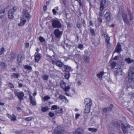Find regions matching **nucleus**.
I'll use <instances>...</instances> for the list:
<instances>
[{"label": "nucleus", "mask_w": 134, "mask_h": 134, "mask_svg": "<svg viewBox=\"0 0 134 134\" xmlns=\"http://www.w3.org/2000/svg\"><path fill=\"white\" fill-rule=\"evenodd\" d=\"M129 95L131 97H134V92H130L129 93Z\"/></svg>", "instance_id": "obj_56"}, {"label": "nucleus", "mask_w": 134, "mask_h": 134, "mask_svg": "<svg viewBox=\"0 0 134 134\" xmlns=\"http://www.w3.org/2000/svg\"><path fill=\"white\" fill-rule=\"evenodd\" d=\"M48 107H46L42 108L41 109V110L43 112H45L48 111Z\"/></svg>", "instance_id": "obj_35"}, {"label": "nucleus", "mask_w": 134, "mask_h": 134, "mask_svg": "<svg viewBox=\"0 0 134 134\" xmlns=\"http://www.w3.org/2000/svg\"><path fill=\"white\" fill-rule=\"evenodd\" d=\"M90 32L92 35L94 36L95 35V33L94 29H90Z\"/></svg>", "instance_id": "obj_44"}, {"label": "nucleus", "mask_w": 134, "mask_h": 134, "mask_svg": "<svg viewBox=\"0 0 134 134\" xmlns=\"http://www.w3.org/2000/svg\"><path fill=\"white\" fill-rule=\"evenodd\" d=\"M78 48L80 49H83V45L81 44H79L78 45Z\"/></svg>", "instance_id": "obj_47"}, {"label": "nucleus", "mask_w": 134, "mask_h": 134, "mask_svg": "<svg viewBox=\"0 0 134 134\" xmlns=\"http://www.w3.org/2000/svg\"><path fill=\"white\" fill-rule=\"evenodd\" d=\"M104 36L105 37L106 42H109L110 37L107 35L104 34Z\"/></svg>", "instance_id": "obj_32"}, {"label": "nucleus", "mask_w": 134, "mask_h": 134, "mask_svg": "<svg viewBox=\"0 0 134 134\" xmlns=\"http://www.w3.org/2000/svg\"><path fill=\"white\" fill-rule=\"evenodd\" d=\"M127 12L128 13V15L130 18V21H131L133 20L134 19V16H133V14L131 12L130 10H128Z\"/></svg>", "instance_id": "obj_16"}, {"label": "nucleus", "mask_w": 134, "mask_h": 134, "mask_svg": "<svg viewBox=\"0 0 134 134\" xmlns=\"http://www.w3.org/2000/svg\"><path fill=\"white\" fill-rule=\"evenodd\" d=\"M15 58V54H11L10 56V61L11 62H13Z\"/></svg>", "instance_id": "obj_30"}, {"label": "nucleus", "mask_w": 134, "mask_h": 134, "mask_svg": "<svg viewBox=\"0 0 134 134\" xmlns=\"http://www.w3.org/2000/svg\"><path fill=\"white\" fill-rule=\"evenodd\" d=\"M104 16L106 18V19L108 22L109 21L110 19V14L108 12H106L104 15Z\"/></svg>", "instance_id": "obj_21"}, {"label": "nucleus", "mask_w": 134, "mask_h": 134, "mask_svg": "<svg viewBox=\"0 0 134 134\" xmlns=\"http://www.w3.org/2000/svg\"><path fill=\"white\" fill-rule=\"evenodd\" d=\"M107 44L105 46L106 48H109L111 46V44L110 43V42H106Z\"/></svg>", "instance_id": "obj_43"}, {"label": "nucleus", "mask_w": 134, "mask_h": 134, "mask_svg": "<svg viewBox=\"0 0 134 134\" xmlns=\"http://www.w3.org/2000/svg\"><path fill=\"white\" fill-rule=\"evenodd\" d=\"M14 94L16 96H17L20 101L23 99V97L24 96V94L23 92H19L16 91L14 92Z\"/></svg>", "instance_id": "obj_5"}, {"label": "nucleus", "mask_w": 134, "mask_h": 134, "mask_svg": "<svg viewBox=\"0 0 134 134\" xmlns=\"http://www.w3.org/2000/svg\"><path fill=\"white\" fill-rule=\"evenodd\" d=\"M93 23L92 21H89V25L90 26H93Z\"/></svg>", "instance_id": "obj_59"}, {"label": "nucleus", "mask_w": 134, "mask_h": 134, "mask_svg": "<svg viewBox=\"0 0 134 134\" xmlns=\"http://www.w3.org/2000/svg\"><path fill=\"white\" fill-rule=\"evenodd\" d=\"M90 57L88 56L84 55L83 56L82 59L85 62L89 63L90 61Z\"/></svg>", "instance_id": "obj_15"}, {"label": "nucleus", "mask_w": 134, "mask_h": 134, "mask_svg": "<svg viewBox=\"0 0 134 134\" xmlns=\"http://www.w3.org/2000/svg\"><path fill=\"white\" fill-rule=\"evenodd\" d=\"M104 72L103 71H101L97 74V77L99 78H102V76L104 74Z\"/></svg>", "instance_id": "obj_36"}, {"label": "nucleus", "mask_w": 134, "mask_h": 134, "mask_svg": "<svg viewBox=\"0 0 134 134\" xmlns=\"http://www.w3.org/2000/svg\"><path fill=\"white\" fill-rule=\"evenodd\" d=\"M17 8L16 7H14L9 10L8 12V17L9 19H11L13 18V13L16 11Z\"/></svg>", "instance_id": "obj_4"}, {"label": "nucleus", "mask_w": 134, "mask_h": 134, "mask_svg": "<svg viewBox=\"0 0 134 134\" xmlns=\"http://www.w3.org/2000/svg\"><path fill=\"white\" fill-rule=\"evenodd\" d=\"M5 11L4 10H2L0 11V18L2 19L4 17Z\"/></svg>", "instance_id": "obj_29"}, {"label": "nucleus", "mask_w": 134, "mask_h": 134, "mask_svg": "<svg viewBox=\"0 0 134 134\" xmlns=\"http://www.w3.org/2000/svg\"><path fill=\"white\" fill-rule=\"evenodd\" d=\"M125 60V61L127 62L128 63H131L134 62V60L131 59L130 58H126Z\"/></svg>", "instance_id": "obj_27"}, {"label": "nucleus", "mask_w": 134, "mask_h": 134, "mask_svg": "<svg viewBox=\"0 0 134 134\" xmlns=\"http://www.w3.org/2000/svg\"><path fill=\"white\" fill-rule=\"evenodd\" d=\"M29 100L31 103L32 104V105L35 106L36 105V101L33 98L32 96L30 95H29Z\"/></svg>", "instance_id": "obj_17"}, {"label": "nucleus", "mask_w": 134, "mask_h": 134, "mask_svg": "<svg viewBox=\"0 0 134 134\" xmlns=\"http://www.w3.org/2000/svg\"><path fill=\"white\" fill-rule=\"evenodd\" d=\"M58 106L56 105H53L52 106L51 108V110H53L54 109H57Z\"/></svg>", "instance_id": "obj_45"}, {"label": "nucleus", "mask_w": 134, "mask_h": 134, "mask_svg": "<svg viewBox=\"0 0 134 134\" xmlns=\"http://www.w3.org/2000/svg\"><path fill=\"white\" fill-rule=\"evenodd\" d=\"M58 98L62 100L63 101L67 103L68 102V100L66 98L65 96L62 95H60L58 97Z\"/></svg>", "instance_id": "obj_18"}, {"label": "nucleus", "mask_w": 134, "mask_h": 134, "mask_svg": "<svg viewBox=\"0 0 134 134\" xmlns=\"http://www.w3.org/2000/svg\"><path fill=\"white\" fill-rule=\"evenodd\" d=\"M23 57L21 55H18L17 58V63L19 64L21 62V60L23 59Z\"/></svg>", "instance_id": "obj_22"}, {"label": "nucleus", "mask_w": 134, "mask_h": 134, "mask_svg": "<svg viewBox=\"0 0 134 134\" xmlns=\"http://www.w3.org/2000/svg\"><path fill=\"white\" fill-rule=\"evenodd\" d=\"M5 49L3 47L1 48V50L0 51V55H1L4 53V51Z\"/></svg>", "instance_id": "obj_50"}, {"label": "nucleus", "mask_w": 134, "mask_h": 134, "mask_svg": "<svg viewBox=\"0 0 134 134\" xmlns=\"http://www.w3.org/2000/svg\"><path fill=\"white\" fill-rule=\"evenodd\" d=\"M113 105L111 104L109 108H108V109H109V111H110L111 110V109L113 107Z\"/></svg>", "instance_id": "obj_58"}, {"label": "nucleus", "mask_w": 134, "mask_h": 134, "mask_svg": "<svg viewBox=\"0 0 134 134\" xmlns=\"http://www.w3.org/2000/svg\"><path fill=\"white\" fill-rule=\"evenodd\" d=\"M122 70L121 68H116L114 70V72L116 76L121 75Z\"/></svg>", "instance_id": "obj_13"}, {"label": "nucleus", "mask_w": 134, "mask_h": 134, "mask_svg": "<svg viewBox=\"0 0 134 134\" xmlns=\"http://www.w3.org/2000/svg\"><path fill=\"white\" fill-rule=\"evenodd\" d=\"M98 19L99 22L100 23L102 22V20L101 18L99 17L98 18Z\"/></svg>", "instance_id": "obj_57"}, {"label": "nucleus", "mask_w": 134, "mask_h": 134, "mask_svg": "<svg viewBox=\"0 0 134 134\" xmlns=\"http://www.w3.org/2000/svg\"><path fill=\"white\" fill-rule=\"evenodd\" d=\"M80 116V115L79 114H76V115L75 119H77Z\"/></svg>", "instance_id": "obj_61"}, {"label": "nucleus", "mask_w": 134, "mask_h": 134, "mask_svg": "<svg viewBox=\"0 0 134 134\" xmlns=\"http://www.w3.org/2000/svg\"><path fill=\"white\" fill-rule=\"evenodd\" d=\"M25 69L28 70H32V68L31 66L28 65H25L24 66Z\"/></svg>", "instance_id": "obj_37"}, {"label": "nucleus", "mask_w": 134, "mask_h": 134, "mask_svg": "<svg viewBox=\"0 0 134 134\" xmlns=\"http://www.w3.org/2000/svg\"><path fill=\"white\" fill-rule=\"evenodd\" d=\"M122 51L121 45L119 43H118L115 49V52H117L119 53Z\"/></svg>", "instance_id": "obj_12"}, {"label": "nucleus", "mask_w": 134, "mask_h": 134, "mask_svg": "<svg viewBox=\"0 0 134 134\" xmlns=\"http://www.w3.org/2000/svg\"><path fill=\"white\" fill-rule=\"evenodd\" d=\"M51 62L53 64H55L59 67H62L63 64V63L61 62L59 60L55 61L54 60H51Z\"/></svg>", "instance_id": "obj_9"}, {"label": "nucleus", "mask_w": 134, "mask_h": 134, "mask_svg": "<svg viewBox=\"0 0 134 134\" xmlns=\"http://www.w3.org/2000/svg\"><path fill=\"white\" fill-rule=\"evenodd\" d=\"M47 5H44L43 7V9L44 10H46L47 9Z\"/></svg>", "instance_id": "obj_63"}, {"label": "nucleus", "mask_w": 134, "mask_h": 134, "mask_svg": "<svg viewBox=\"0 0 134 134\" xmlns=\"http://www.w3.org/2000/svg\"><path fill=\"white\" fill-rule=\"evenodd\" d=\"M106 2V0H102L100 2V10L102 11L104 10Z\"/></svg>", "instance_id": "obj_14"}, {"label": "nucleus", "mask_w": 134, "mask_h": 134, "mask_svg": "<svg viewBox=\"0 0 134 134\" xmlns=\"http://www.w3.org/2000/svg\"><path fill=\"white\" fill-rule=\"evenodd\" d=\"M109 111V109H108V108H105L103 109V111L104 112H107Z\"/></svg>", "instance_id": "obj_55"}, {"label": "nucleus", "mask_w": 134, "mask_h": 134, "mask_svg": "<svg viewBox=\"0 0 134 134\" xmlns=\"http://www.w3.org/2000/svg\"><path fill=\"white\" fill-rule=\"evenodd\" d=\"M121 126L123 133L124 134L127 133L129 131V129L130 127V126L129 125L122 123Z\"/></svg>", "instance_id": "obj_3"}, {"label": "nucleus", "mask_w": 134, "mask_h": 134, "mask_svg": "<svg viewBox=\"0 0 134 134\" xmlns=\"http://www.w3.org/2000/svg\"><path fill=\"white\" fill-rule=\"evenodd\" d=\"M121 16L124 22L127 25H129L130 23L128 19L127 14L124 13L122 14Z\"/></svg>", "instance_id": "obj_8"}, {"label": "nucleus", "mask_w": 134, "mask_h": 134, "mask_svg": "<svg viewBox=\"0 0 134 134\" xmlns=\"http://www.w3.org/2000/svg\"><path fill=\"white\" fill-rule=\"evenodd\" d=\"M26 22V20L23 19H22V21H21L20 23L18 24V25L20 26H22L24 25Z\"/></svg>", "instance_id": "obj_28"}, {"label": "nucleus", "mask_w": 134, "mask_h": 134, "mask_svg": "<svg viewBox=\"0 0 134 134\" xmlns=\"http://www.w3.org/2000/svg\"><path fill=\"white\" fill-rule=\"evenodd\" d=\"M42 77L43 80H47L49 78V76L46 75H43Z\"/></svg>", "instance_id": "obj_33"}, {"label": "nucleus", "mask_w": 134, "mask_h": 134, "mask_svg": "<svg viewBox=\"0 0 134 134\" xmlns=\"http://www.w3.org/2000/svg\"><path fill=\"white\" fill-rule=\"evenodd\" d=\"M64 71L66 72H69L71 69L70 67L68 65H64Z\"/></svg>", "instance_id": "obj_20"}, {"label": "nucleus", "mask_w": 134, "mask_h": 134, "mask_svg": "<svg viewBox=\"0 0 134 134\" xmlns=\"http://www.w3.org/2000/svg\"><path fill=\"white\" fill-rule=\"evenodd\" d=\"M88 130L89 131L92 132H96L97 130V129L93 128H89L88 129Z\"/></svg>", "instance_id": "obj_39"}, {"label": "nucleus", "mask_w": 134, "mask_h": 134, "mask_svg": "<svg viewBox=\"0 0 134 134\" xmlns=\"http://www.w3.org/2000/svg\"><path fill=\"white\" fill-rule=\"evenodd\" d=\"M116 64H117L115 62H113L111 65L112 68H113L116 65Z\"/></svg>", "instance_id": "obj_46"}, {"label": "nucleus", "mask_w": 134, "mask_h": 134, "mask_svg": "<svg viewBox=\"0 0 134 134\" xmlns=\"http://www.w3.org/2000/svg\"><path fill=\"white\" fill-rule=\"evenodd\" d=\"M8 86L10 88H14V86L11 83L9 82L8 83Z\"/></svg>", "instance_id": "obj_40"}, {"label": "nucleus", "mask_w": 134, "mask_h": 134, "mask_svg": "<svg viewBox=\"0 0 134 134\" xmlns=\"http://www.w3.org/2000/svg\"><path fill=\"white\" fill-rule=\"evenodd\" d=\"M101 11H102L101 10V11L99 12V17H101L102 16V13Z\"/></svg>", "instance_id": "obj_60"}, {"label": "nucleus", "mask_w": 134, "mask_h": 134, "mask_svg": "<svg viewBox=\"0 0 134 134\" xmlns=\"http://www.w3.org/2000/svg\"><path fill=\"white\" fill-rule=\"evenodd\" d=\"M84 103L85 106L91 107L92 104V100L89 98H86L85 99Z\"/></svg>", "instance_id": "obj_10"}, {"label": "nucleus", "mask_w": 134, "mask_h": 134, "mask_svg": "<svg viewBox=\"0 0 134 134\" xmlns=\"http://www.w3.org/2000/svg\"><path fill=\"white\" fill-rule=\"evenodd\" d=\"M11 75L14 78H17L19 76V75L18 74L13 73L11 74Z\"/></svg>", "instance_id": "obj_38"}, {"label": "nucleus", "mask_w": 134, "mask_h": 134, "mask_svg": "<svg viewBox=\"0 0 134 134\" xmlns=\"http://www.w3.org/2000/svg\"><path fill=\"white\" fill-rule=\"evenodd\" d=\"M11 118L10 119L11 121H14L16 120V116L13 114H12V116Z\"/></svg>", "instance_id": "obj_41"}, {"label": "nucleus", "mask_w": 134, "mask_h": 134, "mask_svg": "<svg viewBox=\"0 0 134 134\" xmlns=\"http://www.w3.org/2000/svg\"><path fill=\"white\" fill-rule=\"evenodd\" d=\"M60 1L62 4H63L64 5L66 4L65 0H62V1L60 0Z\"/></svg>", "instance_id": "obj_52"}, {"label": "nucleus", "mask_w": 134, "mask_h": 134, "mask_svg": "<svg viewBox=\"0 0 134 134\" xmlns=\"http://www.w3.org/2000/svg\"><path fill=\"white\" fill-rule=\"evenodd\" d=\"M37 53L35 54V61L36 62H38L41 58L40 54H36Z\"/></svg>", "instance_id": "obj_19"}, {"label": "nucleus", "mask_w": 134, "mask_h": 134, "mask_svg": "<svg viewBox=\"0 0 134 134\" xmlns=\"http://www.w3.org/2000/svg\"><path fill=\"white\" fill-rule=\"evenodd\" d=\"M128 77L129 82H132L133 80L134 79V68L131 67L129 70Z\"/></svg>", "instance_id": "obj_1"}, {"label": "nucleus", "mask_w": 134, "mask_h": 134, "mask_svg": "<svg viewBox=\"0 0 134 134\" xmlns=\"http://www.w3.org/2000/svg\"><path fill=\"white\" fill-rule=\"evenodd\" d=\"M74 134H83L82 129V128L78 129Z\"/></svg>", "instance_id": "obj_23"}, {"label": "nucleus", "mask_w": 134, "mask_h": 134, "mask_svg": "<svg viewBox=\"0 0 134 134\" xmlns=\"http://www.w3.org/2000/svg\"><path fill=\"white\" fill-rule=\"evenodd\" d=\"M78 1L79 3V5L80 6H81L82 5V3H81L80 0H78Z\"/></svg>", "instance_id": "obj_62"}, {"label": "nucleus", "mask_w": 134, "mask_h": 134, "mask_svg": "<svg viewBox=\"0 0 134 134\" xmlns=\"http://www.w3.org/2000/svg\"><path fill=\"white\" fill-rule=\"evenodd\" d=\"M49 115L50 117H52L54 116V114L52 113L51 112H50L49 113Z\"/></svg>", "instance_id": "obj_53"}, {"label": "nucleus", "mask_w": 134, "mask_h": 134, "mask_svg": "<svg viewBox=\"0 0 134 134\" xmlns=\"http://www.w3.org/2000/svg\"><path fill=\"white\" fill-rule=\"evenodd\" d=\"M60 85L61 87L63 89L65 87V83L63 81H62L60 82Z\"/></svg>", "instance_id": "obj_31"}, {"label": "nucleus", "mask_w": 134, "mask_h": 134, "mask_svg": "<svg viewBox=\"0 0 134 134\" xmlns=\"http://www.w3.org/2000/svg\"><path fill=\"white\" fill-rule=\"evenodd\" d=\"M39 40L41 42H43L45 41L44 39L42 36H40L39 38Z\"/></svg>", "instance_id": "obj_49"}, {"label": "nucleus", "mask_w": 134, "mask_h": 134, "mask_svg": "<svg viewBox=\"0 0 134 134\" xmlns=\"http://www.w3.org/2000/svg\"><path fill=\"white\" fill-rule=\"evenodd\" d=\"M62 33L63 32L60 31L58 29H55L54 31V34L57 39H59L60 38Z\"/></svg>", "instance_id": "obj_6"}, {"label": "nucleus", "mask_w": 134, "mask_h": 134, "mask_svg": "<svg viewBox=\"0 0 134 134\" xmlns=\"http://www.w3.org/2000/svg\"><path fill=\"white\" fill-rule=\"evenodd\" d=\"M63 111L62 109L60 107H58L57 109L55 111V114H57L58 113H62Z\"/></svg>", "instance_id": "obj_25"}, {"label": "nucleus", "mask_w": 134, "mask_h": 134, "mask_svg": "<svg viewBox=\"0 0 134 134\" xmlns=\"http://www.w3.org/2000/svg\"><path fill=\"white\" fill-rule=\"evenodd\" d=\"M17 110L19 111V112H20L21 110V109L19 107H18L17 109Z\"/></svg>", "instance_id": "obj_64"}, {"label": "nucleus", "mask_w": 134, "mask_h": 134, "mask_svg": "<svg viewBox=\"0 0 134 134\" xmlns=\"http://www.w3.org/2000/svg\"><path fill=\"white\" fill-rule=\"evenodd\" d=\"M70 86H68L66 87L65 86V87L63 88V90L65 91L66 92L68 91L70 89Z\"/></svg>", "instance_id": "obj_42"}, {"label": "nucleus", "mask_w": 134, "mask_h": 134, "mask_svg": "<svg viewBox=\"0 0 134 134\" xmlns=\"http://www.w3.org/2000/svg\"><path fill=\"white\" fill-rule=\"evenodd\" d=\"M50 98L48 96H46L44 97L43 100L45 101H46L49 99Z\"/></svg>", "instance_id": "obj_51"}, {"label": "nucleus", "mask_w": 134, "mask_h": 134, "mask_svg": "<svg viewBox=\"0 0 134 134\" xmlns=\"http://www.w3.org/2000/svg\"><path fill=\"white\" fill-rule=\"evenodd\" d=\"M70 76V74L68 73L67 74H66L65 76V77L66 79H68L69 78Z\"/></svg>", "instance_id": "obj_54"}, {"label": "nucleus", "mask_w": 134, "mask_h": 134, "mask_svg": "<svg viewBox=\"0 0 134 134\" xmlns=\"http://www.w3.org/2000/svg\"><path fill=\"white\" fill-rule=\"evenodd\" d=\"M0 65L1 66V68L4 69H6L7 67V64L4 62H1Z\"/></svg>", "instance_id": "obj_24"}, {"label": "nucleus", "mask_w": 134, "mask_h": 134, "mask_svg": "<svg viewBox=\"0 0 134 134\" xmlns=\"http://www.w3.org/2000/svg\"><path fill=\"white\" fill-rule=\"evenodd\" d=\"M58 10V7H57L55 8L54 9H53L52 10L54 15H56L57 11Z\"/></svg>", "instance_id": "obj_34"}, {"label": "nucleus", "mask_w": 134, "mask_h": 134, "mask_svg": "<svg viewBox=\"0 0 134 134\" xmlns=\"http://www.w3.org/2000/svg\"><path fill=\"white\" fill-rule=\"evenodd\" d=\"M22 14L24 17L29 20L31 18V16L29 14V13L26 9H24L23 10Z\"/></svg>", "instance_id": "obj_7"}, {"label": "nucleus", "mask_w": 134, "mask_h": 134, "mask_svg": "<svg viewBox=\"0 0 134 134\" xmlns=\"http://www.w3.org/2000/svg\"><path fill=\"white\" fill-rule=\"evenodd\" d=\"M52 26L53 28H59L62 27V25L60 22L57 20H54L52 21Z\"/></svg>", "instance_id": "obj_2"}, {"label": "nucleus", "mask_w": 134, "mask_h": 134, "mask_svg": "<svg viewBox=\"0 0 134 134\" xmlns=\"http://www.w3.org/2000/svg\"><path fill=\"white\" fill-rule=\"evenodd\" d=\"M63 131L60 127L57 128L54 131L53 134H63Z\"/></svg>", "instance_id": "obj_11"}, {"label": "nucleus", "mask_w": 134, "mask_h": 134, "mask_svg": "<svg viewBox=\"0 0 134 134\" xmlns=\"http://www.w3.org/2000/svg\"><path fill=\"white\" fill-rule=\"evenodd\" d=\"M33 119L32 117H29L25 118V120L27 121H29Z\"/></svg>", "instance_id": "obj_48"}, {"label": "nucleus", "mask_w": 134, "mask_h": 134, "mask_svg": "<svg viewBox=\"0 0 134 134\" xmlns=\"http://www.w3.org/2000/svg\"><path fill=\"white\" fill-rule=\"evenodd\" d=\"M91 107L85 106L84 112L86 113H88L90 112Z\"/></svg>", "instance_id": "obj_26"}]
</instances>
